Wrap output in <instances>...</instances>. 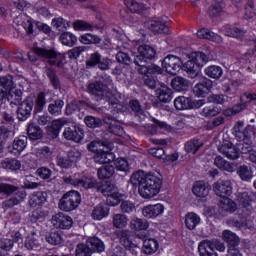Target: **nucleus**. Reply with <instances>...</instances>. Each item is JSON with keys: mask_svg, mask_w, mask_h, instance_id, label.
I'll list each match as a JSON object with an SVG mask.
<instances>
[{"mask_svg": "<svg viewBox=\"0 0 256 256\" xmlns=\"http://www.w3.org/2000/svg\"><path fill=\"white\" fill-rule=\"evenodd\" d=\"M52 225L57 229H71V227H73V218L68 215L58 213L52 217Z\"/></svg>", "mask_w": 256, "mask_h": 256, "instance_id": "obj_17", "label": "nucleus"}, {"mask_svg": "<svg viewBox=\"0 0 256 256\" xmlns=\"http://www.w3.org/2000/svg\"><path fill=\"white\" fill-rule=\"evenodd\" d=\"M220 207L223 209V211H227L228 213H233L237 211V204L229 198V196H226L222 198L220 202Z\"/></svg>", "mask_w": 256, "mask_h": 256, "instance_id": "obj_46", "label": "nucleus"}, {"mask_svg": "<svg viewBox=\"0 0 256 256\" xmlns=\"http://www.w3.org/2000/svg\"><path fill=\"white\" fill-rule=\"evenodd\" d=\"M131 227H133V229L136 231H145L146 229H149V222H147V220L134 218L131 221Z\"/></svg>", "mask_w": 256, "mask_h": 256, "instance_id": "obj_58", "label": "nucleus"}, {"mask_svg": "<svg viewBox=\"0 0 256 256\" xmlns=\"http://www.w3.org/2000/svg\"><path fill=\"white\" fill-rule=\"evenodd\" d=\"M27 197V192L21 190L15 193L10 199L3 202V207H15L19 203H23Z\"/></svg>", "mask_w": 256, "mask_h": 256, "instance_id": "obj_32", "label": "nucleus"}, {"mask_svg": "<svg viewBox=\"0 0 256 256\" xmlns=\"http://www.w3.org/2000/svg\"><path fill=\"white\" fill-rule=\"evenodd\" d=\"M165 18H154L145 22V27H147L152 33L157 35L161 33H169V28L165 25Z\"/></svg>", "mask_w": 256, "mask_h": 256, "instance_id": "obj_16", "label": "nucleus"}, {"mask_svg": "<svg viewBox=\"0 0 256 256\" xmlns=\"http://www.w3.org/2000/svg\"><path fill=\"white\" fill-rule=\"evenodd\" d=\"M105 217H109V206H107V204H99L94 207L92 218L95 221H101L102 219H105Z\"/></svg>", "mask_w": 256, "mask_h": 256, "instance_id": "obj_33", "label": "nucleus"}, {"mask_svg": "<svg viewBox=\"0 0 256 256\" xmlns=\"http://www.w3.org/2000/svg\"><path fill=\"white\" fill-rule=\"evenodd\" d=\"M47 201V197L45 196V193L38 192L34 195H32L29 199V204L32 207H41L43 203Z\"/></svg>", "mask_w": 256, "mask_h": 256, "instance_id": "obj_48", "label": "nucleus"}, {"mask_svg": "<svg viewBox=\"0 0 256 256\" xmlns=\"http://www.w3.org/2000/svg\"><path fill=\"white\" fill-rule=\"evenodd\" d=\"M207 63V55L203 52H190L186 55V61L175 55H168L162 61V69L169 75H177L183 66L190 75L196 76Z\"/></svg>", "mask_w": 256, "mask_h": 256, "instance_id": "obj_1", "label": "nucleus"}, {"mask_svg": "<svg viewBox=\"0 0 256 256\" xmlns=\"http://www.w3.org/2000/svg\"><path fill=\"white\" fill-rule=\"evenodd\" d=\"M142 250L146 255H153V253H157V251H159V241L155 238H145Z\"/></svg>", "mask_w": 256, "mask_h": 256, "instance_id": "obj_30", "label": "nucleus"}, {"mask_svg": "<svg viewBox=\"0 0 256 256\" xmlns=\"http://www.w3.org/2000/svg\"><path fill=\"white\" fill-rule=\"evenodd\" d=\"M209 191H211V186L203 180L196 181L193 184L192 193L195 197H198V199H205V197L209 195Z\"/></svg>", "mask_w": 256, "mask_h": 256, "instance_id": "obj_22", "label": "nucleus"}, {"mask_svg": "<svg viewBox=\"0 0 256 256\" xmlns=\"http://www.w3.org/2000/svg\"><path fill=\"white\" fill-rule=\"evenodd\" d=\"M73 29L74 31H91L93 25L83 20H77L73 23Z\"/></svg>", "mask_w": 256, "mask_h": 256, "instance_id": "obj_60", "label": "nucleus"}, {"mask_svg": "<svg viewBox=\"0 0 256 256\" xmlns=\"http://www.w3.org/2000/svg\"><path fill=\"white\" fill-rule=\"evenodd\" d=\"M27 148V137L19 136L14 139L12 144L9 145L8 151L12 153V155H21Z\"/></svg>", "mask_w": 256, "mask_h": 256, "instance_id": "obj_21", "label": "nucleus"}, {"mask_svg": "<svg viewBox=\"0 0 256 256\" xmlns=\"http://www.w3.org/2000/svg\"><path fill=\"white\" fill-rule=\"evenodd\" d=\"M21 95V90L13 85V77L5 76L0 78V99L7 97L8 101L17 104L21 101Z\"/></svg>", "mask_w": 256, "mask_h": 256, "instance_id": "obj_7", "label": "nucleus"}, {"mask_svg": "<svg viewBox=\"0 0 256 256\" xmlns=\"http://www.w3.org/2000/svg\"><path fill=\"white\" fill-rule=\"evenodd\" d=\"M236 173L241 181L249 182L253 179V168L247 165H241L237 168Z\"/></svg>", "mask_w": 256, "mask_h": 256, "instance_id": "obj_37", "label": "nucleus"}, {"mask_svg": "<svg viewBox=\"0 0 256 256\" xmlns=\"http://www.w3.org/2000/svg\"><path fill=\"white\" fill-rule=\"evenodd\" d=\"M28 137L32 141H37L38 139H41V137H43V132L41 131V129H39V127L30 124L28 127Z\"/></svg>", "mask_w": 256, "mask_h": 256, "instance_id": "obj_55", "label": "nucleus"}, {"mask_svg": "<svg viewBox=\"0 0 256 256\" xmlns=\"http://www.w3.org/2000/svg\"><path fill=\"white\" fill-rule=\"evenodd\" d=\"M215 249L223 253L225 252V244L219 240H204L198 245L200 256H217Z\"/></svg>", "mask_w": 256, "mask_h": 256, "instance_id": "obj_10", "label": "nucleus"}, {"mask_svg": "<svg viewBox=\"0 0 256 256\" xmlns=\"http://www.w3.org/2000/svg\"><path fill=\"white\" fill-rule=\"evenodd\" d=\"M79 157H81V153L79 151L70 152L68 158L60 157L57 160V164L62 169H69L73 165V163H76V161H79Z\"/></svg>", "mask_w": 256, "mask_h": 256, "instance_id": "obj_27", "label": "nucleus"}, {"mask_svg": "<svg viewBox=\"0 0 256 256\" xmlns=\"http://www.w3.org/2000/svg\"><path fill=\"white\" fill-rule=\"evenodd\" d=\"M197 37L199 39H208V41H213L214 43H221L223 41V38H221V36L205 28L198 30Z\"/></svg>", "mask_w": 256, "mask_h": 256, "instance_id": "obj_34", "label": "nucleus"}, {"mask_svg": "<svg viewBox=\"0 0 256 256\" xmlns=\"http://www.w3.org/2000/svg\"><path fill=\"white\" fill-rule=\"evenodd\" d=\"M213 86V82L207 78H203L201 83L195 85L193 91L197 97H207L209 95V91H211V87Z\"/></svg>", "mask_w": 256, "mask_h": 256, "instance_id": "obj_24", "label": "nucleus"}, {"mask_svg": "<svg viewBox=\"0 0 256 256\" xmlns=\"http://www.w3.org/2000/svg\"><path fill=\"white\" fill-rule=\"evenodd\" d=\"M105 244L97 237H90L86 244H79L76 248V256H91L93 253H103Z\"/></svg>", "mask_w": 256, "mask_h": 256, "instance_id": "obj_8", "label": "nucleus"}, {"mask_svg": "<svg viewBox=\"0 0 256 256\" xmlns=\"http://www.w3.org/2000/svg\"><path fill=\"white\" fill-rule=\"evenodd\" d=\"M1 165L4 169H9L10 171H19L21 169V162L15 159H5Z\"/></svg>", "mask_w": 256, "mask_h": 256, "instance_id": "obj_53", "label": "nucleus"}, {"mask_svg": "<svg viewBox=\"0 0 256 256\" xmlns=\"http://www.w3.org/2000/svg\"><path fill=\"white\" fill-rule=\"evenodd\" d=\"M155 48L149 45H141L138 47V53L134 58L135 63L138 65V72L144 75V81L150 89L155 88L157 82L153 75H159L161 73V68L159 66L150 65L147 67V61H151L156 55Z\"/></svg>", "mask_w": 256, "mask_h": 256, "instance_id": "obj_3", "label": "nucleus"}, {"mask_svg": "<svg viewBox=\"0 0 256 256\" xmlns=\"http://www.w3.org/2000/svg\"><path fill=\"white\" fill-rule=\"evenodd\" d=\"M214 164L218 167V169H221L222 171H228L229 173H233V171H235V166L224 160L221 156H217L215 158Z\"/></svg>", "mask_w": 256, "mask_h": 256, "instance_id": "obj_45", "label": "nucleus"}, {"mask_svg": "<svg viewBox=\"0 0 256 256\" xmlns=\"http://www.w3.org/2000/svg\"><path fill=\"white\" fill-rule=\"evenodd\" d=\"M115 174V168L112 165H105L98 169L99 179H110Z\"/></svg>", "mask_w": 256, "mask_h": 256, "instance_id": "obj_51", "label": "nucleus"}, {"mask_svg": "<svg viewBox=\"0 0 256 256\" xmlns=\"http://www.w3.org/2000/svg\"><path fill=\"white\" fill-rule=\"evenodd\" d=\"M112 224L115 229H125L129 225V218L125 214H114L112 217Z\"/></svg>", "mask_w": 256, "mask_h": 256, "instance_id": "obj_38", "label": "nucleus"}, {"mask_svg": "<svg viewBox=\"0 0 256 256\" xmlns=\"http://www.w3.org/2000/svg\"><path fill=\"white\" fill-rule=\"evenodd\" d=\"M222 239L229 245L227 256H243V254H241V251L236 248L237 245H239L240 243V239L237 234L231 232V230H224L222 232Z\"/></svg>", "mask_w": 256, "mask_h": 256, "instance_id": "obj_11", "label": "nucleus"}, {"mask_svg": "<svg viewBox=\"0 0 256 256\" xmlns=\"http://www.w3.org/2000/svg\"><path fill=\"white\" fill-rule=\"evenodd\" d=\"M224 35H226L227 37H235L236 39H238V37H241L243 35V32L237 28L227 27L224 30Z\"/></svg>", "mask_w": 256, "mask_h": 256, "instance_id": "obj_64", "label": "nucleus"}, {"mask_svg": "<svg viewBox=\"0 0 256 256\" xmlns=\"http://www.w3.org/2000/svg\"><path fill=\"white\" fill-rule=\"evenodd\" d=\"M88 91L92 95L97 97H109V92H107V87L101 83H92L88 86Z\"/></svg>", "mask_w": 256, "mask_h": 256, "instance_id": "obj_36", "label": "nucleus"}, {"mask_svg": "<svg viewBox=\"0 0 256 256\" xmlns=\"http://www.w3.org/2000/svg\"><path fill=\"white\" fill-rule=\"evenodd\" d=\"M80 42L84 45H98V43H101V37L95 34L86 33L80 37Z\"/></svg>", "mask_w": 256, "mask_h": 256, "instance_id": "obj_50", "label": "nucleus"}, {"mask_svg": "<svg viewBox=\"0 0 256 256\" xmlns=\"http://www.w3.org/2000/svg\"><path fill=\"white\" fill-rule=\"evenodd\" d=\"M88 107H89V105H87V103H85V102L74 101L67 105L66 113H67V115H72V113L74 111H77V110L83 111V110L87 109Z\"/></svg>", "mask_w": 256, "mask_h": 256, "instance_id": "obj_49", "label": "nucleus"}, {"mask_svg": "<svg viewBox=\"0 0 256 256\" xmlns=\"http://www.w3.org/2000/svg\"><path fill=\"white\" fill-rule=\"evenodd\" d=\"M79 205H81V194L75 190H71L61 197L58 207L61 211L70 213V211H75Z\"/></svg>", "mask_w": 256, "mask_h": 256, "instance_id": "obj_9", "label": "nucleus"}, {"mask_svg": "<svg viewBox=\"0 0 256 256\" xmlns=\"http://www.w3.org/2000/svg\"><path fill=\"white\" fill-rule=\"evenodd\" d=\"M64 139H67L68 141H74L75 143H80V141H83V129L77 126H71L65 128L63 132Z\"/></svg>", "mask_w": 256, "mask_h": 256, "instance_id": "obj_19", "label": "nucleus"}, {"mask_svg": "<svg viewBox=\"0 0 256 256\" xmlns=\"http://www.w3.org/2000/svg\"><path fill=\"white\" fill-rule=\"evenodd\" d=\"M60 42L66 47H73V45L77 44V36L71 32L63 33L60 35Z\"/></svg>", "mask_w": 256, "mask_h": 256, "instance_id": "obj_47", "label": "nucleus"}, {"mask_svg": "<svg viewBox=\"0 0 256 256\" xmlns=\"http://www.w3.org/2000/svg\"><path fill=\"white\" fill-rule=\"evenodd\" d=\"M63 105H65V103L62 100H57L54 104L49 105L48 111L51 115H60Z\"/></svg>", "mask_w": 256, "mask_h": 256, "instance_id": "obj_62", "label": "nucleus"}, {"mask_svg": "<svg viewBox=\"0 0 256 256\" xmlns=\"http://www.w3.org/2000/svg\"><path fill=\"white\" fill-rule=\"evenodd\" d=\"M213 189L218 197H229L233 193V184L229 180H218L214 183Z\"/></svg>", "mask_w": 256, "mask_h": 256, "instance_id": "obj_15", "label": "nucleus"}, {"mask_svg": "<svg viewBox=\"0 0 256 256\" xmlns=\"http://www.w3.org/2000/svg\"><path fill=\"white\" fill-rule=\"evenodd\" d=\"M67 123V119L54 120L51 127L48 129V135L55 139V137L59 136V132L61 131L62 127L67 125Z\"/></svg>", "mask_w": 256, "mask_h": 256, "instance_id": "obj_40", "label": "nucleus"}, {"mask_svg": "<svg viewBox=\"0 0 256 256\" xmlns=\"http://www.w3.org/2000/svg\"><path fill=\"white\" fill-rule=\"evenodd\" d=\"M103 195H107V203L111 207H117L120 205L121 211L123 213H133L135 211V204L127 199V194L120 192L119 188L113 184L106 183L100 188Z\"/></svg>", "mask_w": 256, "mask_h": 256, "instance_id": "obj_4", "label": "nucleus"}, {"mask_svg": "<svg viewBox=\"0 0 256 256\" xmlns=\"http://www.w3.org/2000/svg\"><path fill=\"white\" fill-rule=\"evenodd\" d=\"M221 113L220 107H205L202 110V115L204 117H217Z\"/></svg>", "mask_w": 256, "mask_h": 256, "instance_id": "obj_63", "label": "nucleus"}, {"mask_svg": "<svg viewBox=\"0 0 256 256\" xmlns=\"http://www.w3.org/2000/svg\"><path fill=\"white\" fill-rule=\"evenodd\" d=\"M165 205L163 203L148 204L142 208V215L145 219H158L165 215Z\"/></svg>", "mask_w": 256, "mask_h": 256, "instance_id": "obj_12", "label": "nucleus"}, {"mask_svg": "<svg viewBox=\"0 0 256 256\" xmlns=\"http://www.w3.org/2000/svg\"><path fill=\"white\" fill-rule=\"evenodd\" d=\"M130 181L133 185H139L138 193L143 199L157 197L163 187V176L159 172L145 174L138 171L132 174Z\"/></svg>", "mask_w": 256, "mask_h": 256, "instance_id": "obj_2", "label": "nucleus"}, {"mask_svg": "<svg viewBox=\"0 0 256 256\" xmlns=\"http://www.w3.org/2000/svg\"><path fill=\"white\" fill-rule=\"evenodd\" d=\"M203 147V142L199 139H192L186 142L185 151L186 153H192L195 155Z\"/></svg>", "mask_w": 256, "mask_h": 256, "instance_id": "obj_42", "label": "nucleus"}, {"mask_svg": "<svg viewBox=\"0 0 256 256\" xmlns=\"http://www.w3.org/2000/svg\"><path fill=\"white\" fill-rule=\"evenodd\" d=\"M46 241L50 245H61L63 243V237L59 232L54 231L50 232L49 235L46 236Z\"/></svg>", "mask_w": 256, "mask_h": 256, "instance_id": "obj_56", "label": "nucleus"}, {"mask_svg": "<svg viewBox=\"0 0 256 256\" xmlns=\"http://www.w3.org/2000/svg\"><path fill=\"white\" fill-rule=\"evenodd\" d=\"M170 127L159 120H155L152 129L150 130V135H157V133H165L169 131Z\"/></svg>", "mask_w": 256, "mask_h": 256, "instance_id": "obj_52", "label": "nucleus"}, {"mask_svg": "<svg viewBox=\"0 0 256 256\" xmlns=\"http://www.w3.org/2000/svg\"><path fill=\"white\" fill-rule=\"evenodd\" d=\"M31 111H33V100L28 98L20 104L18 108V118L21 121L29 119Z\"/></svg>", "mask_w": 256, "mask_h": 256, "instance_id": "obj_25", "label": "nucleus"}, {"mask_svg": "<svg viewBox=\"0 0 256 256\" xmlns=\"http://www.w3.org/2000/svg\"><path fill=\"white\" fill-rule=\"evenodd\" d=\"M205 75H207V77H210L211 79H221V77H223V68L219 67V66H208L205 70H204Z\"/></svg>", "mask_w": 256, "mask_h": 256, "instance_id": "obj_44", "label": "nucleus"}, {"mask_svg": "<svg viewBox=\"0 0 256 256\" xmlns=\"http://www.w3.org/2000/svg\"><path fill=\"white\" fill-rule=\"evenodd\" d=\"M24 246L26 249H28V251H39V249H41L39 235H37L35 232L30 233L24 241Z\"/></svg>", "mask_w": 256, "mask_h": 256, "instance_id": "obj_29", "label": "nucleus"}, {"mask_svg": "<svg viewBox=\"0 0 256 256\" xmlns=\"http://www.w3.org/2000/svg\"><path fill=\"white\" fill-rule=\"evenodd\" d=\"M34 53L39 57H45L50 65H61L65 61V54L56 53L53 50H45L41 48H36Z\"/></svg>", "mask_w": 256, "mask_h": 256, "instance_id": "obj_13", "label": "nucleus"}, {"mask_svg": "<svg viewBox=\"0 0 256 256\" xmlns=\"http://www.w3.org/2000/svg\"><path fill=\"white\" fill-rule=\"evenodd\" d=\"M104 123L108 125V129L111 133H114V135H118V137H123L124 139H126L125 130H123L119 122L108 119L104 120Z\"/></svg>", "mask_w": 256, "mask_h": 256, "instance_id": "obj_39", "label": "nucleus"}, {"mask_svg": "<svg viewBox=\"0 0 256 256\" xmlns=\"http://www.w3.org/2000/svg\"><path fill=\"white\" fill-rule=\"evenodd\" d=\"M156 97L161 103H169L173 99V91L169 86L162 84L156 89Z\"/></svg>", "mask_w": 256, "mask_h": 256, "instance_id": "obj_26", "label": "nucleus"}, {"mask_svg": "<svg viewBox=\"0 0 256 256\" xmlns=\"http://www.w3.org/2000/svg\"><path fill=\"white\" fill-rule=\"evenodd\" d=\"M112 63L113 62L109 58H101V54L94 52L88 58L86 65H88V67H95L98 65L99 69L107 71Z\"/></svg>", "mask_w": 256, "mask_h": 256, "instance_id": "obj_14", "label": "nucleus"}, {"mask_svg": "<svg viewBox=\"0 0 256 256\" xmlns=\"http://www.w3.org/2000/svg\"><path fill=\"white\" fill-rule=\"evenodd\" d=\"M125 5L132 13H143L148 9L145 4H141L135 0H125Z\"/></svg>", "mask_w": 256, "mask_h": 256, "instance_id": "obj_41", "label": "nucleus"}, {"mask_svg": "<svg viewBox=\"0 0 256 256\" xmlns=\"http://www.w3.org/2000/svg\"><path fill=\"white\" fill-rule=\"evenodd\" d=\"M85 124L87 127H90L91 129H97V127H101L103 125V121L99 118H95L93 116H87L84 119Z\"/></svg>", "mask_w": 256, "mask_h": 256, "instance_id": "obj_61", "label": "nucleus"}, {"mask_svg": "<svg viewBox=\"0 0 256 256\" xmlns=\"http://www.w3.org/2000/svg\"><path fill=\"white\" fill-rule=\"evenodd\" d=\"M245 109H247V104L241 103L234 106L233 108L224 110L223 113L226 117H233V115H237V113H241V111H245Z\"/></svg>", "mask_w": 256, "mask_h": 256, "instance_id": "obj_59", "label": "nucleus"}, {"mask_svg": "<svg viewBox=\"0 0 256 256\" xmlns=\"http://www.w3.org/2000/svg\"><path fill=\"white\" fill-rule=\"evenodd\" d=\"M66 183L70 185H75L76 187H83L84 189H93L97 185V180L95 178H82L79 179L77 175L73 178H67Z\"/></svg>", "mask_w": 256, "mask_h": 256, "instance_id": "obj_20", "label": "nucleus"}, {"mask_svg": "<svg viewBox=\"0 0 256 256\" xmlns=\"http://www.w3.org/2000/svg\"><path fill=\"white\" fill-rule=\"evenodd\" d=\"M10 237L0 238V249L2 251H11L13 244L23 240V236L19 232H12Z\"/></svg>", "mask_w": 256, "mask_h": 256, "instance_id": "obj_18", "label": "nucleus"}, {"mask_svg": "<svg viewBox=\"0 0 256 256\" xmlns=\"http://www.w3.org/2000/svg\"><path fill=\"white\" fill-rule=\"evenodd\" d=\"M249 131H253V127L249 126L245 133L238 132L236 137H238L239 143L236 144V147L233 146V143L231 142H224L222 147L219 148L220 153L222 155H225L227 159H239L241 157V153H243V145H245V135H249Z\"/></svg>", "mask_w": 256, "mask_h": 256, "instance_id": "obj_6", "label": "nucleus"}, {"mask_svg": "<svg viewBox=\"0 0 256 256\" xmlns=\"http://www.w3.org/2000/svg\"><path fill=\"white\" fill-rule=\"evenodd\" d=\"M52 26L58 31H65V29H69L71 27V22L66 21L63 18H55L52 20Z\"/></svg>", "mask_w": 256, "mask_h": 256, "instance_id": "obj_54", "label": "nucleus"}, {"mask_svg": "<svg viewBox=\"0 0 256 256\" xmlns=\"http://www.w3.org/2000/svg\"><path fill=\"white\" fill-rule=\"evenodd\" d=\"M174 106L178 111H185L191 109V99L185 96H179L174 100Z\"/></svg>", "mask_w": 256, "mask_h": 256, "instance_id": "obj_43", "label": "nucleus"}, {"mask_svg": "<svg viewBox=\"0 0 256 256\" xmlns=\"http://www.w3.org/2000/svg\"><path fill=\"white\" fill-rule=\"evenodd\" d=\"M237 201L239 203L240 209H242L243 213L245 215H249V212L251 211V196L247 192H238L237 195Z\"/></svg>", "mask_w": 256, "mask_h": 256, "instance_id": "obj_28", "label": "nucleus"}, {"mask_svg": "<svg viewBox=\"0 0 256 256\" xmlns=\"http://www.w3.org/2000/svg\"><path fill=\"white\" fill-rule=\"evenodd\" d=\"M184 223L187 229L193 231V229H195V227L201 223V217L195 214V212H189L184 217Z\"/></svg>", "mask_w": 256, "mask_h": 256, "instance_id": "obj_35", "label": "nucleus"}, {"mask_svg": "<svg viewBox=\"0 0 256 256\" xmlns=\"http://www.w3.org/2000/svg\"><path fill=\"white\" fill-rule=\"evenodd\" d=\"M113 165L117 171H121L123 173H127L129 171V162L125 158H117L113 160Z\"/></svg>", "mask_w": 256, "mask_h": 256, "instance_id": "obj_57", "label": "nucleus"}, {"mask_svg": "<svg viewBox=\"0 0 256 256\" xmlns=\"http://www.w3.org/2000/svg\"><path fill=\"white\" fill-rule=\"evenodd\" d=\"M191 82H189V80L181 77V76H177L175 78H173L172 82H171V87L172 89H174V91H177L178 93H181L182 91H187V89H189V87H191Z\"/></svg>", "mask_w": 256, "mask_h": 256, "instance_id": "obj_31", "label": "nucleus"}, {"mask_svg": "<svg viewBox=\"0 0 256 256\" xmlns=\"http://www.w3.org/2000/svg\"><path fill=\"white\" fill-rule=\"evenodd\" d=\"M244 143L242 144V154L243 155H248V159L249 161H251V163H253L254 165H256V147L255 146H251V134L245 135L244 136Z\"/></svg>", "mask_w": 256, "mask_h": 256, "instance_id": "obj_23", "label": "nucleus"}, {"mask_svg": "<svg viewBox=\"0 0 256 256\" xmlns=\"http://www.w3.org/2000/svg\"><path fill=\"white\" fill-rule=\"evenodd\" d=\"M88 149L92 151V153H96L94 159L96 163H100V165L115 161V154L111 152L113 151V144L93 141L88 145Z\"/></svg>", "mask_w": 256, "mask_h": 256, "instance_id": "obj_5", "label": "nucleus"}]
</instances>
